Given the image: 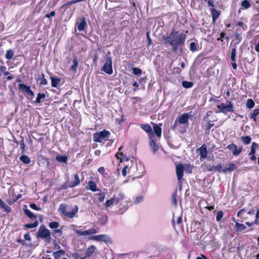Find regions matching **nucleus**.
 <instances>
[{
	"instance_id": "obj_1",
	"label": "nucleus",
	"mask_w": 259,
	"mask_h": 259,
	"mask_svg": "<svg viewBox=\"0 0 259 259\" xmlns=\"http://www.w3.org/2000/svg\"><path fill=\"white\" fill-rule=\"evenodd\" d=\"M186 36L185 33H180L175 29H172L169 34L166 36H163L162 39L164 44H169L172 47V51L177 52L179 48L184 44Z\"/></svg>"
},
{
	"instance_id": "obj_2",
	"label": "nucleus",
	"mask_w": 259,
	"mask_h": 259,
	"mask_svg": "<svg viewBox=\"0 0 259 259\" xmlns=\"http://www.w3.org/2000/svg\"><path fill=\"white\" fill-rule=\"evenodd\" d=\"M68 205L66 203H61L58 209V211L61 214L68 218H73L75 217V214L78 212V207L77 205H75L73 208L72 211H67Z\"/></svg>"
},
{
	"instance_id": "obj_3",
	"label": "nucleus",
	"mask_w": 259,
	"mask_h": 259,
	"mask_svg": "<svg viewBox=\"0 0 259 259\" xmlns=\"http://www.w3.org/2000/svg\"><path fill=\"white\" fill-rule=\"evenodd\" d=\"M110 133L105 130L96 132L93 134L94 141L97 143H104L107 138H108Z\"/></svg>"
},
{
	"instance_id": "obj_4",
	"label": "nucleus",
	"mask_w": 259,
	"mask_h": 259,
	"mask_svg": "<svg viewBox=\"0 0 259 259\" xmlns=\"http://www.w3.org/2000/svg\"><path fill=\"white\" fill-rule=\"evenodd\" d=\"M217 108L219 109L218 111H215L216 113H223L226 114L228 112H234L233 104L230 101H227V104L221 103L220 105H217Z\"/></svg>"
},
{
	"instance_id": "obj_5",
	"label": "nucleus",
	"mask_w": 259,
	"mask_h": 259,
	"mask_svg": "<svg viewBox=\"0 0 259 259\" xmlns=\"http://www.w3.org/2000/svg\"><path fill=\"white\" fill-rule=\"evenodd\" d=\"M24 213L29 219H30L32 221H34V222L33 223L25 224L24 225V227L27 229L36 228L38 225V223L37 221L36 216L27 208L24 209Z\"/></svg>"
},
{
	"instance_id": "obj_6",
	"label": "nucleus",
	"mask_w": 259,
	"mask_h": 259,
	"mask_svg": "<svg viewBox=\"0 0 259 259\" xmlns=\"http://www.w3.org/2000/svg\"><path fill=\"white\" fill-rule=\"evenodd\" d=\"M51 232L45 226L41 225L37 232V237L42 239H50Z\"/></svg>"
},
{
	"instance_id": "obj_7",
	"label": "nucleus",
	"mask_w": 259,
	"mask_h": 259,
	"mask_svg": "<svg viewBox=\"0 0 259 259\" xmlns=\"http://www.w3.org/2000/svg\"><path fill=\"white\" fill-rule=\"evenodd\" d=\"M112 63V58L111 57H107L105 64L101 68V70L104 71L108 74H112L113 73Z\"/></svg>"
},
{
	"instance_id": "obj_8",
	"label": "nucleus",
	"mask_w": 259,
	"mask_h": 259,
	"mask_svg": "<svg viewBox=\"0 0 259 259\" xmlns=\"http://www.w3.org/2000/svg\"><path fill=\"white\" fill-rule=\"evenodd\" d=\"M196 152L199 153L200 157V159L201 161L203 160L207 157V146L205 144H203L202 146L198 148L196 150Z\"/></svg>"
},
{
	"instance_id": "obj_9",
	"label": "nucleus",
	"mask_w": 259,
	"mask_h": 259,
	"mask_svg": "<svg viewBox=\"0 0 259 259\" xmlns=\"http://www.w3.org/2000/svg\"><path fill=\"white\" fill-rule=\"evenodd\" d=\"M227 148L231 151L233 155L235 156L239 155L242 150V147H239L238 148L237 146L234 143L228 145Z\"/></svg>"
},
{
	"instance_id": "obj_10",
	"label": "nucleus",
	"mask_w": 259,
	"mask_h": 259,
	"mask_svg": "<svg viewBox=\"0 0 259 259\" xmlns=\"http://www.w3.org/2000/svg\"><path fill=\"white\" fill-rule=\"evenodd\" d=\"M184 171V167L182 164H178L176 166V174L179 181H181L183 178Z\"/></svg>"
},
{
	"instance_id": "obj_11",
	"label": "nucleus",
	"mask_w": 259,
	"mask_h": 259,
	"mask_svg": "<svg viewBox=\"0 0 259 259\" xmlns=\"http://www.w3.org/2000/svg\"><path fill=\"white\" fill-rule=\"evenodd\" d=\"M152 124L153 125V132L154 134H155L157 137L160 138L162 134V129L161 128V126L162 125V123L156 124L152 122Z\"/></svg>"
},
{
	"instance_id": "obj_12",
	"label": "nucleus",
	"mask_w": 259,
	"mask_h": 259,
	"mask_svg": "<svg viewBox=\"0 0 259 259\" xmlns=\"http://www.w3.org/2000/svg\"><path fill=\"white\" fill-rule=\"evenodd\" d=\"M72 181L69 184V187L73 188L78 186L80 183L79 176L77 174H74L72 177Z\"/></svg>"
},
{
	"instance_id": "obj_13",
	"label": "nucleus",
	"mask_w": 259,
	"mask_h": 259,
	"mask_svg": "<svg viewBox=\"0 0 259 259\" xmlns=\"http://www.w3.org/2000/svg\"><path fill=\"white\" fill-rule=\"evenodd\" d=\"M76 26H77V29L79 31L84 30L88 26L85 18L82 17L79 23H76Z\"/></svg>"
},
{
	"instance_id": "obj_14",
	"label": "nucleus",
	"mask_w": 259,
	"mask_h": 259,
	"mask_svg": "<svg viewBox=\"0 0 259 259\" xmlns=\"http://www.w3.org/2000/svg\"><path fill=\"white\" fill-rule=\"evenodd\" d=\"M75 232L78 235H88L96 234L97 231L95 229L92 228L84 231L75 230Z\"/></svg>"
},
{
	"instance_id": "obj_15",
	"label": "nucleus",
	"mask_w": 259,
	"mask_h": 259,
	"mask_svg": "<svg viewBox=\"0 0 259 259\" xmlns=\"http://www.w3.org/2000/svg\"><path fill=\"white\" fill-rule=\"evenodd\" d=\"M211 15L212 17V22L214 23L215 22L216 20L219 18L220 17L221 12L220 11L217 10L215 9L214 7H211V8L210 9Z\"/></svg>"
},
{
	"instance_id": "obj_16",
	"label": "nucleus",
	"mask_w": 259,
	"mask_h": 259,
	"mask_svg": "<svg viewBox=\"0 0 259 259\" xmlns=\"http://www.w3.org/2000/svg\"><path fill=\"white\" fill-rule=\"evenodd\" d=\"M243 30H242L240 28H236L234 31V39L235 40L237 41V43H239L242 39V34Z\"/></svg>"
},
{
	"instance_id": "obj_17",
	"label": "nucleus",
	"mask_w": 259,
	"mask_h": 259,
	"mask_svg": "<svg viewBox=\"0 0 259 259\" xmlns=\"http://www.w3.org/2000/svg\"><path fill=\"white\" fill-rule=\"evenodd\" d=\"M140 127L143 130H144L147 133L149 134V135L150 137L154 136L153 132L152 130V128L149 124H141Z\"/></svg>"
},
{
	"instance_id": "obj_18",
	"label": "nucleus",
	"mask_w": 259,
	"mask_h": 259,
	"mask_svg": "<svg viewBox=\"0 0 259 259\" xmlns=\"http://www.w3.org/2000/svg\"><path fill=\"white\" fill-rule=\"evenodd\" d=\"M232 220L235 222V228L237 232H241L246 229V226L243 224L236 222L235 219L233 217Z\"/></svg>"
},
{
	"instance_id": "obj_19",
	"label": "nucleus",
	"mask_w": 259,
	"mask_h": 259,
	"mask_svg": "<svg viewBox=\"0 0 259 259\" xmlns=\"http://www.w3.org/2000/svg\"><path fill=\"white\" fill-rule=\"evenodd\" d=\"M188 113H184L179 116L178 118L179 122L181 124H188L189 119Z\"/></svg>"
},
{
	"instance_id": "obj_20",
	"label": "nucleus",
	"mask_w": 259,
	"mask_h": 259,
	"mask_svg": "<svg viewBox=\"0 0 259 259\" xmlns=\"http://www.w3.org/2000/svg\"><path fill=\"white\" fill-rule=\"evenodd\" d=\"M85 188L93 192L100 191L99 189H97V184L93 181H90L88 183V185L85 187Z\"/></svg>"
},
{
	"instance_id": "obj_21",
	"label": "nucleus",
	"mask_w": 259,
	"mask_h": 259,
	"mask_svg": "<svg viewBox=\"0 0 259 259\" xmlns=\"http://www.w3.org/2000/svg\"><path fill=\"white\" fill-rule=\"evenodd\" d=\"M96 250V247L94 245H91L85 251L84 257L88 258L93 255Z\"/></svg>"
},
{
	"instance_id": "obj_22",
	"label": "nucleus",
	"mask_w": 259,
	"mask_h": 259,
	"mask_svg": "<svg viewBox=\"0 0 259 259\" xmlns=\"http://www.w3.org/2000/svg\"><path fill=\"white\" fill-rule=\"evenodd\" d=\"M112 197L114 199V202L115 203V204H118L125 198V196L123 193H119L117 197H116V195H114Z\"/></svg>"
},
{
	"instance_id": "obj_23",
	"label": "nucleus",
	"mask_w": 259,
	"mask_h": 259,
	"mask_svg": "<svg viewBox=\"0 0 259 259\" xmlns=\"http://www.w3.org/2000/svg\"><path fill=\"white\" fill-rule=\"evenodd\" d=\"M18 88L19 91H21L24 93L27 94L28 92L31 89L30 86L26 85L24 83H19L18 85Z\"/></svg>"
},
{
	"instance_id": "obj_24",
	"label": "nucleus",
	"mask_w": 259,
	"mask_h": 259,
	"mask_svg": "<svg viewBox=\"0 0 259 259\" xmlns=\"http://www.w3.org/2000/svg\"><path fill=\"white\" fill-rule=\"evenodd\" d=\"M51 84L54 88H57L61 82V78L58 77H50Z\"/></svg>"
},
{
	"instance_id": "obj_25",
	"label": "nucleus",
	"mask_w": 259,
	"mask_h": 259,
	"mask_svg": "<svg viewBox=\"0 0 259 259\" xmlns=\"http://www.w3.org/2000/svg\"><path fill=\"white\" fill-rule=\"evenodd\" d=\"M78 65V59L77 57H75L73 59V65L70 67V70L76 72L77 68Z\"/></svg>"
},
{
	"instance_id": "obj_26",
	"label": "nucleus",
	"mask_w": 259,
	"mask_h": 259,
	"mask_svg": "<svg viewBox=\"0 0 259 259\" xmlns=\"http://www.w3.org/2000/svg\"><path fill=\"white\" fill-rule=\"evenodd\" d=\"M237 168V166L235 164L233 163H230L228 165V167L227 168L223 169V172L225 173L227 171H232Z\"/></svg>"
},
{
	"instance_id": "obj_27",
	"label": "nucleus",
	"mask_w": 259,
	"mask_h": 259,
	"mask_svg": "<svg viewBox=\"0 0 259 259\" xmlns=\"http://www.w3.org/2000/svg\"><path fill=\"white\" fill-rule=\"evenodd\" d=\"M149 144H150V146L151 147V148L152 149L153 153H155L158 150V149H159L158 145L156 144L155 141H154L153 139H151V140L150 141Z\"/></svg>"
},
{
	"instance_id": "obj_28",
	"label": "nucleus",
	"mask_w": 259,
	"mask_h": 259,
	"mask_svg": "<svg viewBox=\"0 0 259 259\" xmlns=\"http://www.w3.org/2000/svg\"><path fill=\"white\" fill-rule=\"evenodd\" d=\"M259 115V108L254 109L253 112L251 113L250 118L252 119L254 121H256L258 118L257 116Z\"/></svg>"
},
{
	"instance_id": "obj_29",
	"label": "nucleus",
	"mask_w": 259,
	"mask_h": 259,
	"mask_svg": "<svg viewBox=\"0 0 259 259\" xmlns=\"http://www.w3.org/2000/svg\"><path fill=\"white\" fill-rule=\"evenodd\" d=\"M133 165L132 164V165L129 167L128 165H126L123 167V168L122 170V175L123 176H124V177L126 176L127 172V170H128V173H130L133 171Z\"/></svg>"
},
{
	"instance_id": "obj_30",
	"label": "nucleus",
	"mask_w": 259,
	"mask_h": 259,
	"mask_svg": "<svg viewBox=\"0 0 259 259\" xmlns=\"http://www.w3.org/2000/svg\"><path fill=\"white\" fill-rule=\"evenodd\" d=\"M116 157L117 159L120 160V162H122V161L125 160H128L127 157L125 155H124L122 152H117L116 154Z\"/></svg>"
},
{
	"instance_id": "obj_31",
	"label": "nucleus",
	"mask_w": 259,
	"mask_h": 259,
	"mask_svg": "<svg viewBox=\"0 0 259 259\" xmlns=\"http://www.w3.org/2000/svg\"><path fill=\"white\" fill-rule=\"evenodd\" d=\"M105 238V235H98L96 236H92L90 237V239L94 240L97 241H104Z\"/></svg>"
},
{
	"instance_id": "obj_32",
	"label": "nucleus",
	"mask_w": 259,
	"mask_h": 259,
	"mask_svg": "<svg viewBox=\"0 0 259 259\" xmlns=\"http://www.w3.org/2000/svg\"><path fill=\"white\" fill-rule=\"evenodd\" d=\"M106 193L105 192H100L95 194V196L98 198V200L100 202H102L105 198Z\"/></svg>"
},
{
	"instance_id": "obj_33",
	"label": "nucleus",
	"mask_w": 259,
	"mask_h": 259,
	"mask_svg": "<svg viewBox=\"0 0 259 259\" xmlns=\"http://www.w3.org/2000/svg\"><path fill=\"white\" fill-rule=\"evenodd\" d=\"M65 250L62 249L54 252L53 255L54 259H59L62 255L65 254Z\"/></svg>"
},
{
	"instance_id": "obj_34",
	"label": "nucleus",
	"mask_w": 259,
	"mask_h": 259,
	"mask_svg": "<svg viewBox=\"0 0 259 259\" xmlns=\"http://www.w3.org/2000/svg\"><path fill=\"white\" fill-rule=\"evenodd\" d=\"M14 55V53L13 50L9 49L6 51L5 57L8 60H11L13 59Z\"/></svg>"
},
{
	"instance_id": "obj_35",
	"label": "nucleus",
	"mask_w": 259,
	"mask_h": 259,
	"mask_svg": "<svg viewBox=\"0 0 259 259\" xmlns=\"http://www.w3.org/2000/svg\"><path fill=\"white\" fill-rule=\"evenodd\" d=\"M184 167V170L187 174H191L192 172V170L194 168V166L191 164H186Z\"/></svg>"
},
{
	"instance_id": "obj_36",
	"label": "nucleus",
	"mask_w": 259,
	"mask_h": 259,
	"mask_svg": "<svg viewBox=\"0 0 259 259\" xmlns=\"http://www.w3.org/2000/svg\"><path fill=\"white\" fill-rule=\"evenodd\" d=\"M241 6L243 8L248 9L251 7V4L248 0H243L241 3Z\"/></svg>"
},
{
	"instance_id": "obj_37",
	"label": "nucleus",
	"mask_w": 259,
	"mask_h": 259,
	"mask_svg": "<svg viewBox=\"0 0 259 259\" xmlns=\"http://www.w3.org/2000/svg\"><path fill=\"white\" fill-rule=\"evenodd\" d=\"M241 141L245 145L249 144L251 141V138L249 136H242L241 138Z\"/></svg>"
},
{
	"instance_id": "obj_38",
	"label": "nucleus",
	"mask_w": 259,
	"mask_h": 259,
	"mask_svg": "<svg viewBox=\"0 0 259 259\" xmlns=\"http://www.w3.org/2000/svg\"><path fill=\"white\" fill-rule=\"evenodd\" d=\"M56 159L60 162L66 163L67 161V156L66 155H57Z\"/></svg>"
},
{
	"instance_id": "obj_39",
	"label": "nucleus",
	"mask_w": 259,
	"mask_h": 259,
	"mask_svg": "<svg viewBox=\"0 0 259 259\" xmlns=\"http://www.w3.org/2000/svg\"><path fill=\"white\" fill-rule=\"evenodd\" d=\"M255 103L252 99H248L246 101V106L248 109H252L254 107Z\"/></svg>"
},
{
	"instance_id": "obj_40",
	"label": "nucleus",
	"mask_w": 259,
	"mask_h": 259,
	"mask_svg": "<svg viewBox=\"0 0 259 259\" xmlns=\"http://www.w3.org/2000/svg\"><path fill=\"white\" fill-rule=\"evenodd\" d=\"M20 159L25 164H29L31 161L30 158L26 155H23L20 156Z\"/></svg>"
},
{
	"instance_id": "obj_41",
	"label": "nucleus",
	"mask_w": 259,
	"mask_h": 259,
	"mask_svg": "<svg viewBox=\"0 0 259 259\" xmlns=\"http://www.w3.org/2000/svg\"><path fill=\"white\" fill-rule=\"evenodd\" d=\"M46 97V95L45 93H38L37 94V96L36 98L35 101H34V103L36 104H39L41 102V100L42 99H44Z\"/></svg>"
},
{
	"instance_id": "obj_42",
	"label": "nucleus",
	"mask_w": 259,
	"mask_h": 259,
	"mask_svg": "<svg viewBox=\"0 0 259 259\" xmlns=\"http://www.w3.org/2000/svg\"><path fill=\"white\" fill-rule=\"evenodd\" d=\"M236 47H233L231 49V61H234V60H236Z\"/></svg>"
},
{
	"instance_id": "obj_43",
	"label": "nucleus",
	"mask_w": 259,
	"mask_h": 259,
	"mask_svg": "<svg viewBox=\"0 0 259 259\" xmlns=\"http://www.w3.org/2000/svg\"><path fill=\"white\" fill-rule=\"evenodd\" d=\"M182 85L186 89L191 88L193 86V83L191 81H183L182 82Z\"/></svg>"
},
{
	"instance_id": "obj_44",
	"label": "nucleus",
	"mask_w": 259,
	"mask_h": 259,
	"mask_svg": "<svg viewBox=\"0 0 259 259\" xmlns=\"http://www.w3.org/2000/svg\"><path fill=\"white\" fill-rule=\"evenodd\" d=\"M198 45L194 42H191L190 44V50L192 52L198 51Z\"/></svg>"
},
{
	"instance_id": "obj_45",
	"label": "nucleus",
	"mask_w": 259,
	"mask_h": 259,
	"mask_svg": "<svg viewBox=\"0 0 259 259\" xmlns=\"http://www.w3.org/2000/svg\"><path fill=\"white\" fill-rule=\"evenodd\" d=\"M236 26L238 27H240V28L245 31L247 29V25H245L243 22L238 21L236 23Z\"/></svg>"
},
{
	"instance_id": "obj_46",
	"label": "nucleus",
	"mask_w": 259,
	"mask_h": 259,
	"mask_svg": "<svg viewBox=\"0 0 259 259\" xmlns=\"http://www.w3.org/2000/svg\"><path fill=\"white\" fill-rule=\"evenodd\" d=\"M0 207L3 208L7 213L10 212L12 210L11 208L8 205L6 204L4 201H3Z\"/></svg>"
},
{
	"instance_id": "obj_47",
	"label": "nucleus",
	"mask_w": 259,
	"mask_h": 259,
	"mask_svg": "<svg viewBox=\"0 0 259 259\" xmlns=\"http://www.w3.org/2000/svg\"><path fill=\"white\" fill-rule=\"evenodd\" d=\"M177 191H176L175 192H174L172 194V196H171L172 203L175 206H177L178 205V202H177Z\"/></svg>"
},
{
	"instance_id": "obj_48",
	"label": "nucleus",
	"mask_w": 259,
	"mask_h": 259,
	"mask_svg": "<svg viewBox=\"0 0 259 259\" xmlns=\"http://www.w3.org/2000/svg\"><path fill=\"white\" fill-rule=\"evenodd\" d=\"M223 169L221 164H218L216 166H213V172L218 171L219 172H223Z\"/></svg>"
},
{
	"instance_id": "obj_49",
	"label": "nucleus",
	"mask_w": 259,
	"mask_h": 259,
	"mask_svg": "<svg viewBox=\"0 0 259 259\" xmlns=\"http://www.w3.org/2000/svg\"><path fill=\"white\" fill-rule=\"evenodd\" d=\"M133 73L136 75H140L142 73V71L140 68L133 67L132 68Z\"/></svg>"
},
{
	"instance_id": "obj_50",
	"label": "nucleus",
	"mask_w": 259,
	"mask_h": 259,
	"mask_svg": "<svg viewBox=\"0 0 259 259\" xmlns=\"http://www.w3.org/2000/svg\"><path fill=\"white\" fill-rule=\"evenodd\" d=\"M41 81L40 82V85H45L48 84V81L45 77V74L44 73L41 74Z\"/></svg>"
},
{
	"instance_id": "obj_51",
	"label": "nucleus",
	"mask_w": 259,
	"mask_h": 259,
	"mask_svg": "<svg viewBox=\"0 0 259 259\" xmlns=\"http://www.w3.org/2000/svg\"><path fill=\"white\" fill-rule=\"evenodd\" d=\"M49 226L51 229H57L59 226V223L57 222H52L49 223Z\"/></svg>"
},
{
	"instance_id": "obj_52",
	"label": "nucleus",
	"mask_w": 259,
	"mask_h": 259,
	"mask_svg": "<svg viewBox=\"0 0 259 259\" xmlns=\"http://www.w3.org/2000/svg\"><path fill=\"white\" fill-rule=\"evenodd\" d=\"M114 199L111 197L110 199L107 200L105 203V207L106 208L109 207L114 203Z\"/></svg>"
},
{
	"instance_id": "obj_53",
	"label": "nucleus",
	"mask_w": 259,
	"mask_h": 259,
	"mask_svg": "<svg viewBox=\"0 0 259 259\" xmlns=\"http://www.w3.org/2000/svg\"><path fill=\"white\" fill-rule=\"evenodd\" d=\"M223 212L222 210L218 211L217 213L216 220L218 222L221 221L223 216Z\"/></svg>"
},
{
	"instance_id": "obj_54",
	"label": "nucleus",
	"mask_w": 259,
	"mask_h": 259,
	"mask_svg": "<svg viewBox=\"0 0 259 259\" xmlns=\"http://www.w3.org/2000/svg\"><path fill=\"white\" fill-rule=\"evenodd\" d=\"M207 124L206 127V131H207L208 133L209 132V131L210 128L214 126V123L211 122L210 120H207Z\"/></svg>"
},
{
	"instance_id": "obj_55",
	"label": "nucleus",
	"mask_w": 259,
	"mask_h": 259,
	"mask_svg": "<svg viewBox=\"0 0 259 259\" xmlns=\"http://www.w3.org/2000/svg\"><path fill=\"white\" fill-rule=\"evenodd\" d=\"M29 206L32 209L36 210H41V208L40 207L37 206V205L34 203H30L29 204Z\"/></svg>"
},
{
	"instance_id": "obj_56",
	"label": "nucleus",
	"mask_w": 259,
	"mask_h": 259,
	"mask_svg": "<svg viewBox=\"0 0 259 259\" xmlns=\"http://www.w3.org/2000/svg\"><path fill=\"white\" fill-rule=\"evenodd\" d=\"M146 37L148 40L147 46L150 47L152 45V39L150 38L149 32H146Z\"/></svg>"
},
{
	"instance_id": "obj_57",
	"label": "nucleus",
	"mask_w": 259,
	"mask_h": 259,
	"mask_svg": "<svg viewBox=\"0 0 259 259\" xmlns=\"http://www.w3.org/2000/svg\"><path fill=\"white\" fill-rule=\"evenodd\" d=\"M55 15H56L55 11H53L51 13L46 14V15L44 17L50 18L51 17H54Z\"/></svg>"
},
{
	"instance_id": "obj_58",
	"label": "nucleus",
	"mask_w": 259,
	"mask_h": 259,
	"mask_svg": "<svg viewBox=\"0 0 259 259\" xmlns=\"http://www.w3.org/2000/svg\"><path fill=\"white\" fill-rule=\"evenodd\" d=\"M182 72V70L178 67H175L173 69V73L174 74H180Z\"/></svg>"
},
{
	"instance_id": "obj_59",
	"label": "nucleus",
	"mask_w": 259,
	"mask_h": 259,
	"mask_svg": "<svg viewBox=\"0 0 259 259\" xmlns=\"http://www.w3.org/2000/svg\"><path fill=\"white\" fill-rule=\"evenodd\" d=\"M25 144L24 143V140L22 139L20 141V149L22 150V152H23L25 151Z\"/></svg>"
},
{
	"instance_id": "obj_60",
	"label": "nucleus",
	"mask_w": 259,
	"mask_h": 259,
	"mask_svg": "<svg viewBox=\"0 0 259 259\" xmlns=\"http://www.w3.org/2000/svg\"><path fill=\"white\" fill-rule=\"evenodd\" d=\"M226 33H225L224 32H221V33H220V37L222 38V39L223 38H225L227 40H229V37L228 36H226Z\"/></svg>"
},
{
	"instance_id": "obj_61",
	"label": "nucleus",
	"mask_w": 259,
	"mask_h": 259,
	"mask_svg": "<svg viewBox=\"0 0 259 259\" xmlns=\"http://www.w3.org/2000/svg\"><path fill=\"white\" fill-rule=\"evenodd\" d=\"M7 70V68L4 65H1L0 67V76L2 75V73L4 72Z\"/></svg>"
},
{
	"instance_id": "obj_62",
	"label": "nucleus",
	"mask_w": 259,
	"mask_h": 259,
	"mask_svg": "<svg viewBox=\"0 0 259 259\" xmlns=\"http://www.w3.org/2000/svg\"><path fill=\"white\" fill-rule=\"evenodd\" d=\"M206 169L208 171L213 172V166H211L210 165H206Z\"/></svg>"
},
{
	"instance_id": "obj_63",
	"label": "nucleus",
	"mask_w": 259,
	"mask_h": 259,
	"mask_svg": "<svg viewBox=\"0 0 259 259\" xmlns=\"http://www.w3.org/2000/svg\"><path fill=\"white\" fill-rule=\"evenodd\" d=\"M98 171L101 174L103 175L105 171V168L103 166L100 167L98 169Z\"/></svg>"
},
{
	"instance_id": "obj_64",
	"label": "nucleus",
	"mask_w": 259,
	"mask_h": 259,
	"mask_svg": "<svg viewBox=\"0 0 259 259\" xmlns=\"http://www.w3.org/2000/svg\"><path fill=\"white\" fill-rule=\"evenodd\" d=\"M26 94L28 95V96H30L31 99H33L35 96L34 93L31 89L28 92V93Z\"/></svg>"
}]
</instances>
